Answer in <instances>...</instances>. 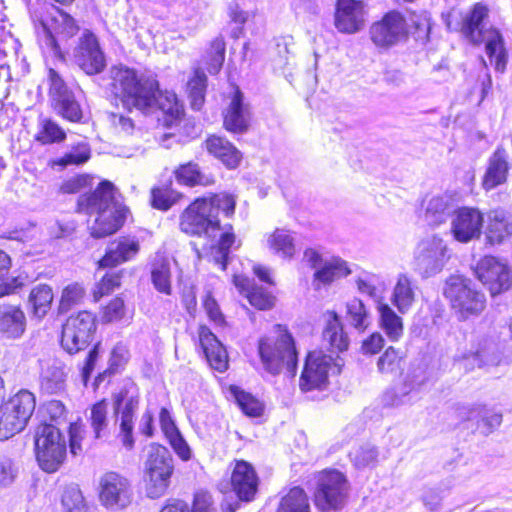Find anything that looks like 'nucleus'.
<instances>
[{"label": "nucleus", "instance_id": "nucleus-52", "mask_svg": "<svg viewBox=\"0 0 512 512\" xmlns=\"http://www.w3.org/2000/svg\"><path fill=\"white\" fill-rule=\"evenodd\" d=\"M151 204L154 208L168 210L181 197V194L169 188H154L151 192Z\"/></svg>", "mask_w": 512, "mask_h": 512}, {"label": "nucleus", "instance_id": "nucleus-3", "mask_svg": "<svg viewBox=\"0 0 512 512\" xmlns=\"http://www.w3.org/2000/svg\"><path fill=\"white\" fill-rule=\"evenodd\" d=\"M77 203L79 212L95 217L88 226L94 238L109 236L124 223L127 208L121 203L116 188L109 181H102L93 192L81 195Z\"/></svg>", "mask_w": 512, "mask_h": 512}, {"label": "nucleus", "instance_id": "nucleus-12", "mask_svg": "<svg viewBox=\"0 0 512 512\" xmlns=\"http://www.w3.org/2000/svg\"><path fill=\"white\" fill-rule=\"evenodd\" d=\"M139 406V390L133 382H127L113 395V411L120 419V438L127 449L134 446L133 419Z\"/></svg>", "mask_w": 512, "mask_h": 512}, {"label": "nucleus", "instance_id": "nucleus-10", "mask_svg": "<svg viewBox=\"0 0 512 512\" xmlns=\"http://www.w3.org/2000/svg\"><path fill=\"white\" fill-rule=\"evenodd\" d=\"M145 470L147 496L156 499L164 495L174 471L173 458L169 450L161 445L151 446L145 462Z\"/></svg>", "mask_w": 512, "mask_h": 512}, {"label": "nucleus", "instance_id": "nucleus-1", "mask_svg": "<svg viewBox=\"0 0 512 512\" xmlns=\"http://www.w3.org/2000/svg\"><path fill=\"white\" fill-rule=\"evenodd\" d=\"M235 199L231 195L216 194L209 199H197L180 217V229L187 235L205 236L215 243L211 245V260L226 270L235 245V235L230 225H220L219 214L226 217L234 214Z\"/></svg>", "mask_w": 512, "mask_h": 512}, {"label": "nucleus", "instance_id": "nucleus-42", "mask_svg": "<svg viewBox=\"0 0 512 512\" xmlns=\"http://www.w3.org/2000/svg\"><path fill=\"white\" fill-rule=\"evenodd\" d=\"M294 40L291 36L277 38L272 48V60L277 68L283 69L290 65L294 58Z\"/></svg>", "mask_w": 512, "mask_h": 512}, {"label": "nucleus", "instance_id": "nucleus-15", "mask_svg": "<svg viewBox=\"0 0 512 512\" xmlns=\"http://www.w3.org/2000/svg\"><path fill=\"white\" fill-rule=\"evenodd\" d=\"M448 258L446 242L440 236L432 235L418 244L415 264L422 276L430 277L443 269Z\"/></svg>", "mask_w": 512, "mask_h": 512}, {"label": "nucleus", "instance_id": "nucleus-38", "mask_svg": "<svg viewBox=\"0 0 512 512\" xmlns=\"http://www.w3.org/2000/svg\"><path fill=\"white\" fill-rule=\"evenodd\" d=\"M277 512H311L309 499L300 487H293L282 497Z\"/></svg>", "mask_w": 512, "mask_h": 512}, {"label": "nucleus", "instance_id": "nucleus-62", "mask_svg": "<svg viewBox=\"0 0 512 512\" xmlns=\"http://www.w3.org/2000/svg\"><path fill=\"white\" fill-rule=\"evenodd\" d=\"M212 504V497L208 492H197L190 512H216Z\"/></svg>", "mask_w": 512, "mask_h": 512}, {"label": "nucleus", "instance_id": "nucleus-19", "mask_svg": "<svg viewBox=\"0 0 512 512\" xmlns=\"http://www.w3.org/2000/svg\"><path fill=\"white\" fill-rule=\"evenodd\" d=\"M484 223L482 212L473 207H461L451 215L450 233L459 243H469L481 236Z\"/></svg>", "mask_w": 512, "mask_h": 512}, {"label": "nucleus", "instance_id": "nucleus-13", "mask_svg": "<svg viewBox=\"0 0 512 512\" xmlns=\"http://www.w3.org/2000/svg\"><path fill=\"white\" fill-rule=\"evenodd\" d=\"M341 367L332 356L322 351H311L307 354L302 370L299 387L302 391L324 389L328 384L329 374H339Z\"/></svg>", "mask_w": 512, "mask_h": 512}, {"label": "nucleus", "instance_id": "nucleus-61", "mask_svg": "<svg viewBox=\"0 0 512 512\" xmlns=\"http://www.w3.org/2000/svg\"><path fill=\"white\" fill-rule=\"evenodd\" d=\"M124 315V301L120 298L113 299L104 309L103 320L113 322L119 320Z\"/></svg>", "mask_w": 512, "mask_h": 512}, {"label": "nucleus", "instance_id": "nucleus-48", "mask_svg": "<svg viewBox=\"0 0 512 512\" xmlns=\"http://www.w3.org/2000/svg\"><path fill=\"white\" fill-rule=\"evenodd\" d=\"M108 409L109 403L107 400L103 399L96 404H94L91 408V427L95 433V438H100L102 436V432L107 428L108 425Z\"/></svg>", "mask_w": 512, "mask_h": 512}, {"label": "nucleus", "instance_id": "nucleus-17", "mask_svg": "<svg viewBox=\"0 0 512 512\" xmlns=\"http://www.w3.org/2000/svg\"><path fill=\"white\" fill-rule=\"evenodd\" d=\"M132 495L131 483L123 475L110 471L100 477L99 500L104 507L123 509L131 503Z\"/></svg>", "mask_w": 512, "mask_h": 512}, {"label": "nucleus", "instance_id": "nucleus-44", "mask_svg": "<svg viewBox=\"0 0 512 512\" xmlns=\"http://www.w3.org/2000/svg\"><path fill=\"white\" fill-rule=\"evenodd\" d=\"M152 283L155 289L169 295L171 293V273L169 263L164 260L155 261L151 271Z\"/></svg>", "mask_w": 512, "mask_h": 512}, {"label": "nucleus", "instance_id": "nucleus-64", "mask_svg": "<svg viewBox=\"0 0 512 512\" xmlns=\"http://www.w3.org/2000/svg\"><path fill=\"white\" fill-rule=\"evenodd\" d=\"M84 429L78 423H71L69 426L70 452L77 455L82 451L81 441L83 439Z\"/></svg>", "mask_w": 512, "mask_h": 512}, {"label": "nucleus", "instance_id": "nucleus-16", "mask_svg": "<svg viewBox=\"0 0 512 512\" xmlns=\"http://www.w3.org/2000/svg\"><path fill=\"white\" fill-rule=\"evenodd\" d=\"M476 277L488 288L492 296L512 287V271L508 264L494 256L483 257L476 265Z\"/></svg>", "mask_w": 512, "mask_h": 512}, {"label": "nucleus", "instance_id": "nucleus-21", "mask_svg": "<svg viewBox=\"0 0 512 512\" xmlns=\"http://www.w3.org/2000/svg\"><path fill=\"white\" fill-rule=\"evenodd\" d=\"M74 60L87 75H96L104 70L105 56L93 33L85 31L80 37L78 46L74 50Z\"/></svg>", "mask_w": 512, "mask_h": 512}, {"label": "nucleus", "instance_id": "nucleus-14", "mask_svg": "<svg viewBox=\"0 0 512 512\" xmlns=\"http://www.w3.org/2000/svg\"><path fill=\"white\" fill-rule=\"evenodd\" d=\"M47 81L51 105L55 112L70 122H80L83 118L81 104L62 76L55 69L49 68Z\"/></svg>", "mask_w": 512, "mask_h": 512}, {"label": "nucleus", "instance_id": "nucleus-39", "mask_svg": "<svg viewBox=\"0 0 512 512\" xmlns=\"http://www.w3.org/2000/svg\"><path fill=\"white\" fill-rule=\"evenodd\" d=\"M345 319L351 327L359 332L365 331L370 325V314L364 303L357 298L347 303Z\"/></svg>", "mask_w": 512, "mask_h": 512}, {"label": "nucleus", "instance_id": "nucleus-31", "mask_svg": "<svg viewBox=\"0 0 512 512\" xmlns=\"http://www.w3.org/2000/svg\"><path fill=\"white\" fill-rule=\"evenodd\" d=\"M350 273L348 263L335 257L324 261L323 265L315 271L313 284L316 289H319L321 284H330L336 279L348 276Z\"/></svg>", "mask_w": 512, "mask_h": 512}, {"label": "nucleus", "instance_id": "nucleus-34", "mask_svg": "<svg viewBox=\"0 0 512 512\" xmlns=\"http://www.w3.org/2000/svg\"><path fill=\"white\" fill-rule=\"evenodd\" d=\"M54 299L53 289L48 284L39 283L32 287L28 306L34 316L43 318L51 308Z\"/></svg>", "mask_w": 512, "mask_h": 512}, {"label": "nucleus", "instance_id": "nucleus-9", "mask_svg": "<svg viewBox=\"0 0 512 512\" xmlns=\"http://www.w3.org/2000/svg\"><path fill=\"white\" fill-rule=\"evenodd\" d=\"M35 451L39 466L48 473L56 472L66 458V441L54 424H42L35 433Z\"/></svg>", "mask_w": 512, "mask_h": 512}, {"label": "nucleus", "instance_id": "nucleus-6", "mask_svg": "<svg viewBox=\"0 0 512 512\" xmlns=\"http://www.w3.org/2000/svg\"><path fill=\"white\" fill-rule=\"evenodd\" d=\"M443 293L459 320L478 316L485 309V295L473 287L470 279L461 275L450 276L445 282Z\"/></svg>", "mask_w": 512, "mask_h": 512}, {"label": "nucleus", "instance_id": "nucleus-2", "mask_svg": "<svg viewBox=\"0 0 512 512\" xmlns=\"http://www.w3.org/2000/svg\"><path fill=\"white\" fill-rule=\"evenodd\" d=\"M110 89L122 106L131 111L148 112L156 106L169 118L176 120L182 113L174 92L159 91L157 80L152 76L139 74L125 65H115L109 70Z\"/></svg>", "mask_w": 512, "mask_h": 512}, {"label": "nucleus", "instance_id": "nucleus-56", "mask_svg": "<svg viewBox=\"0 0 512 512\" xmlns=\"http://www.w3.org/2000/svg\"><path fill=\"white\" fill-rule=\"evenodd\" d=\"M121 272H107L94 290L95 300H99L102 296L109 294L115 288L120 286Z\"/></svg>", "mask_w": 512, "mask_h": 512}, {"label": "nucleus", "instance_id": "nucleus-25", "mask_svg": "<svg viewBox=\"0 0 512 512\" xmlns=\"http://www.w3.org/2000/svg\"><path fill=\"white\" fill-rule=\"evenodd\" d=\"M233 492L241 501H252L256 493V472L246 461H237L231 474Z\"/></svg>", "mask_w": 512, "mask_h": 512}, {"label": "nucleus", "instance_id": "nucleus-7", "mask_svg": "<svg viewBox=\"0 0 512 512\" xmlns=\"http://www.w3.org/2000/svg\"><path fill=\"white\" fill-rule=\"evenodd\" d=\"M314 491L315 506L322 512L339 511L346 505L350 485L346 476L338 470H323L316 474Z\"/></svg>", "mask_w": 512, "mask_h": 512}, {"label": "nucleus", "instance_id": "nucleus-27", "mask_svg": "<svg viewBox=\"0 0 512 512\" xmlns=\"http://www.w3.org/2000/svg\"><path fill=\"white\" fill-rule=\"evenodd\" d=\"M512 236V215L504 209H493L488 213L485 238L491 245L501 244Z\"/></svg>", "mask_w": 512, "mask_h": 512}, {"label": "nucleus", "instance_id": "nucleus-41", "mask_svg": "<svg viewBox=\"0 0 512 512\" xmlns=\"http://www.w3.org/2000/svg\"><path fill=\"white\" fill-rule=\"evenodd\" d=\"M381 326L392 341H397L403 334L402 319L387 305L378 306Z\"/></svg>", "mask_w": 512, "mask_h": 512}, {"label": "nucleus", "instance_id": "nucleus-55", "mask_svg": "<svg viewBox=\"0 0 512 512\" xmlns=\"http://www.w3.org/2000/svg\"><path fill=\"white\" fill-rule=\"evenodd\" d=\"M231 394L236 400V403L243 411L244 414L250 417L256 416V399L255 397L240 389L237 386L230 387Z\"/></svg>", "mask_w": 512, "mask_h": 512}, {"label": "nucleus", "instance_id": "nucleus-5", "mask_svg": "<svg viewBox=\"0 0 512 512\" xmlns=\"http://www.w3.org/2000/svg\"><path fill=\"white\" fill-rule=\"evenodd\" d=\"M488 15V9L474 5L471 12L463 19L462 32L473 43L485 42L486 53L491 62L494 60L495 69L503 72L506 68L507 53L501 33L495 29L484 30L483 20Z\"/></svg>", "mask_w": 512, "mask_h": 512}, {"label": "nucleus", "instance_id": "nucleus-36", "mask_svg": "<svg viewBox=\"0 0 512 512\" xmlns=\"http://www.w3.org/2000/svg\"><path fill=\"white\" fill-rule=\"evenodd\" d=\"M175 177L179 183L187 186H207L214 183L213 177L204 173L198 164L193 162L181 165L175 171Z\"/></svg>", "mask_w": 512, "mask_h": 512}, {"label": "nucleus", "instance_id": "nucleus-4", "mask_svg": "<svg viewBox=\"0 0 512 512\" xmlns=\"http://www.w3.org/2000/svg\"><path fill=\"white\" fill-rule=\"evenodd\" d=\"M258 356L262 370L277 376L284 370L294 376L297 371L298 351L293 335L287 326L275 324L268 334L258 341Z\"/></svg>", "mask_w": 512, "mask_h": 512}, {"label": "nucleus", "instance_id": "nucleus-11", "mask_svg": "<svg viewBox=\"0 0 512 512\" xmlns=\"http://www.w3.org/2000/svg\"><path fill=\"white\" fill-rule=\"evenodd\" d=\"M96 327V317L89 311L71 315L62 327V348L71 355L85 350L93 340Z\"/></svg>", "mask_w": 512, "mask_h": 512}, {"label": "nucleus", "instance_id": "nucleus-59", "mask_svg": "<svg viewBox=\"0 0 512 512\" xmlns=\"http://www.w3.org/2000/svg\"><path fill=\"white\" fill-rule=\"evenodd\" d=\"M203 306L211 321H213L217 325L224 324V315L222 314L217 301L214 299L210 292L206 294L205 299L203 301Z\"/></svg>", "mask_w": 512, "mask_h": 512}, {"label": "nucleus", "instance_id": "nucleus-26", "mask_svg": "<svg viewBox=\"0 0 512 512\" xmlns=\"http://www.w3.org/2000/svg\"><path fill=\"white\" fill-rule=\"evenodd\" d=\"M138 252V241L121 237L108 245L105 255L99 261V265L100 267H114L133 259Z\"/></svg>", "mask_w": 512, "mask_h": 512}, {"label": "nucleus", "instance_id": "nucleus-53", "mask_svg": "<svg viewBox=\"0 0 512 512\" xmlns=\"http://www.w3.org/2000/svg\"><path fill=\"white\" fill-rule=\"evenodd\" d=\"M90 158V149L86 143H80L70 152L60 157L55 164L66 167L68 165H80L87 162Z\"/></svg>", "mask_w": 512, "mask_h": 512}, {"label": "nucleus", "instance_id": "nucleus-28", "mask_svg": "<svg viewBox=\"0 0 512 512\" xmlns=\"http://www.w3.org/2000/svg\"><path fill=\"white\" fill-rule=\"evenodd\" d=\"M508 171V153L503 148H497L488 160L487 169L482 179L483 189L490 191L505 183Z\"/></svg>", "mask_w": 512, "mask_h": 512}, {"label": "nucleus", "instance_id": "nucleus-45", "mask_svg": "<svg viewBox=\"0 0 512 512\" xmlns=\"http://www.w3.org/2000/svg\"><path fill=\"white\" fill-rule=\"evenodd\" d=\"M85 294L86 290L82 284L74 282L67 285L61 294L58 307L59 313H66L72 307L79 305L84 299Z\"/></svg>", "mask_w": 512, "mask_h": 512}, {"label": "nucleus", "instance_id": "nucleus-57", "mask_svg": "<svg viewBox=\"0 0 512 512\" xmlns=\"http://www.w3.org/2000/svg\"><path fill=\"white\" fill-rule=\"evenodd\" d=\"M233 282L238 292L246 302L251 305H256V292L255 287L251 281L243 275H234Z\"/></svg>", "mask_w": 512, "mask_h": 512}, {"label": "nucleus", "instance_id": "nucleus-40", "mask_svg": "<svg viewBox=\"0 0 512 512\" xmlns=\"http://www.w3.org/2000/svg\"><path fill=\"white\" fill-rule=\"evenodd\" d=\"M258 280L268 284L267 288L258 285V310L272 309L276 304L277 297L269 270L258 266Z\"/></svg>", "mask_w": 512, "mask_h": 512}, {"label": "nucleus", "instance_id": "nucleus-24", "mask_svg": "<svg viewBox=\"0 0 512 512\" xmlns=\"http://www.w3.org/2000/svg\"><path fill=\"white\" fill-rule=\"evenodd\" d=\"M198 335L200 345L211 368L218 372L226 371L228 368V355L222 343L205 325L199 326Z\"/></svg>", "mask_w": 512, "mask_h": 512}, {"label": "nucleus", "instance_id": "nucleus-35", "mask_svg": "<svg viewBox=\"0 0 512 512\" xmlns=\"http://www.w3.org/2000/svg\"><path fill=\"white\" fill-rule=\"evenodd\" d=\"M326 326L323 330V340L329 344L332 349L339 352L347 350L349 339L343 330L338 315L335 312L328 313Z\"/></svg>", "mask_w": 512, "mask_h": 512}, {"label": "nucleus", "instance_id": "nucleus-58", "mask_svg": "<svg viewBox=\"0 0 512 512\" xmlns=\"http://www.w3.org/2000/svg\"><path fill=\"white\" fill-rule=\"evenodd\" d=\"M55 22L57 32L64 37H72L78 31L75 20L67 13L60 12L59 16L55 18Z\"/></svg>", "mask_w": 512, "mask_h": 512}, {"label": "nucleus", "instance_id": "nucleus-43", "mask_svg": "<svg viewBox=\"0 0 512 512\" xmlns=\"http://www.w3.org/2000/svg\"><path fill=\"white\" fill-rule=\"evenodd\" d=\"M66 374L59 366H49L42 374L41 389L49 394H56L64 390Z\"/></svg>", "mask_w": 512, "mask_h": 512}, {"label": "nucleus", "instance_id": "nucleus-50", "mask_svg": "<svg viewBox=\"0 0 512 512\" xmlns=\"http://www.w3.org/2000/svg\"><path fill=\"white\" fill-rule=\"evenodd\" d=\"M225 43L222 39H215L206 55L207 70L210 74H217L224 62Z\"/></svg>", "mask_w": 512, "mask_h": 512}, {"label": "nucleus", "instance_id": "nucleus-60", "mask_svg": "<svg viewBox=\"0 0 512 512\" xmlns=\"http://www.w3.org/2000/svg\"><path fill=\"white\" fill-rule=\"evenodd\" d=\"M17 475V468L13 461L9 458L0 460V485L8 486L15 480Z\"/></svg>", "mask_w": 512, "mask_h": 512}, {"label": "nucleus", "instance_id": "nucleus-30", "mask_svg": "<svg viewBox=\"0 0 512 512\" xmlns=\"http://www.w3.org/2000/svg\"><path fill=\"white\" fill-rule=\"evenodd\" d=\"M423 217L430 226H439L446 222L452 212V204L448 197L431 196L426 198L423 203Z\"/></svg>", "mask_w": 512, "mask_h": 512}, {"label": "nucleus", "instance_id": "nucleus-8", "mask_svg": "<svg viewBox=\"0 0 512 512\" xmlns=\"http://www.w3.org/2000/svg\"><path fill=\"white\" fill-rule=\"evenodd\" d=\"M36 406L35 396L28 390H20L0 405V441L21 432L27 425Z\"/></svg>", "mask_w": 512, "mask_h": 512}, {"label": "nucleus", "instance_id": "nucleus-54", "mask_svg": "<svg viewBox=\"0 0 512 512\" xmlns=\"http://www.w3.org/2000/svg\"><path fill=\"white\" fill-rule=\"evenodd\" d=\"M350 458L358 468H365L375 465L378 458V451L374 446L364 445L350 453Z\"/></svg>", "mask_w": 512, "mask_h": 512}, {"label": "nucleus", "instance_id": "nucleus-32", "mask_svg": "<svg viewBox=\"0 0 512 512\" xmlns=\"http://www.w3.org/2000/svg\"><path fill=\"white\" fill-rule=\"evenodd\" d=\"M416 286L407 274H399L393 288L391 301L399 312H407L415 301Z\"/></svg>", "mask_w": 512, "mask_h": 512}, {"label": "nucleus", "instance_id": "nucleus-37", "mask_svg": "<svg viewBox=\"0 0 512 512\" xmlns=\"http://www.w3.org/2000/svg\"><path fill=\"white\" fill-rule=\"evenodd\" d=\"M207 87V76L200 69L194 70L193 76L187 82V94L190 106L193 110L199 111L205 101Z\"/></svg>", "mask_w": 512, "mask_h": 512}, {"label": "nucleus", "instance_id": "nucleus-18", "mask_svg": "<svg viewBox=\"0 0 512 512\" xmlns=\"http://www.w3.org/2000/svg\"><path fill=\"white\" fill-rule=\"evenodd\" d=\"M371 41L379 48L397 45L407 36V23L398 11H390L383 18L373 23L369 29Z\"/></svg>", "mask_w": 512, "mask_h": 512}, {"label": "nucleus", "instance_id": "nucleus-49", "mask_svg": "<svg viewBox=\"0 0 512 512\" xmlns=\"http://www.w3.org/2000/svg\"><path fill=\"white\" fill-rule=\"evenodd\" d=\"M402 353L394 347H388L377 362L378 371L382 374L397 373L401 369Z\"/></svg>", "mask_w": 512, "mask_h": 512}, {"label": "nucleus", "instance_id": "nucleus-22", "mask_svg": "<svg viewBox=\"0 0 512 512\" xmlns=\"http://www.w3.org/2000/svg\"><path fill=\"white\" fill-rule=\"evenodd\" d=\"M365 4L361 0H337L335 27L341 33L354 34L365 25Z\"/></svg>", "mask_w": 512, "mask_h": 512}, {"label": "nucleus", "instance_id": "nucleus-63", "mask_svg": "<svg viewBox=\"0 0 512 512\" xmlns=\"http://www.w3.org/2000/svg\"><path fill=\"white\" fill-rule=\"evenodd\" d=\"M478 415L481 416V423L485 428L484 432L486 434L493 432L502 423V414L500 412L488 411L486 407L484 411Z\"/></svg>", "mask_w": 512, "mask_h": 512}, {"label": "nucleus", "instance_id": "nucleus-46", "mask_svg": "<svg viewBox=\"0 0 512 512\" xmlns=\"http://www.w3.org/2000/svg\"><path fill=\"white\" fill-rule=\"evenodd\" d=\"M61 503L66 512H89L81 490L75 485L64 489Z\"/></svg>", "mask_w": 512, "mask_h": 512}, {"label": "nucleus", "instance_id": "nucleus-29", "mask_svg": "<svg viewBox=\"0 0 512 512\" xmlns=\"http://www.w3.org/2000/svg\"><path fill=\"white\" fill-rule=\"evenodd\" d=\"M207 151L227 168H236L241 161L240 151L224 137L212 135L206 140Z\"/></svg>", "mask_w": 512, "mask_h": 512}, {"label": "nucleus", "instance_id": "nucleus-23", "mask_svg": "<svg viewBox=\"0 0 512 512\" xmlns=\"http://www.w3.org/2000/svg\"><path fill=\"white\" fill-rule=\"evenodd\" d=\"M250 120V108L244 103V96L237 88L223 111V126L229 132L242 134L248 130Z\"/></svg>", "mask_w": 512, "mask_h": 512}, {"label": "nucleus", "instance_id": "nucleus-20", "mask_svg": "<svg viewBox=\"0 0 512 512\" xmlns=\"http://www.w3.org/2000/svg\"><path fill=\"white\" fill-rule=\"evenodd\" d=\"M472 359L478 363V367L486 365H499L501 362V351L495 337L488 334H479L474 340L471 350L457 355L454 359L459 369L468 370L467 362Z\"/></svg>", "mask_w": 512, "mask_h": 512}, {"label": "nucleus", "instance_id": "nucleus-47", "mask_svg": "<svg viewBox=\"0 0 512 512\" xmlns=\"http://www.w3.org/2000/svg\"><path fill=\"white\" fill-rule=\"evenodd\" d=\"M270 248L284 258H291L295 253L294 240L284 230H276L268 239Z\"/></svg>", "mask_w": 512, "mask_h": 512}, {"label": "nucleus", "instance_id": "nucleus-51", "mask_svg": "<svg viewBox=\"0 0 512 512\" xmlns=\"http://www.w3.org/2000/svg\"><path fill=\"white\" fill-rule=\"evenodd\" d=\"M66 137L64 130L51 119L41 121V130L37 135V140L43 144L63 141Z\"/></svg>", "mask_w": 512, "mask_h": 512}, {"label": "nucleus", "instance_id": "nucleus-33", "mask_svg": "<svg viewBox=\"0 0 512 512\" xmlns=\"http://www.w3.org/2000/svg\"><path fill=\"white\" fill-rule=\"evenodd\" d=\"M26 319L17 307H8L0 312V332L7 338H19L25 331Z\"/></svg>", "mask_w": 512, "mask_h": 512}]
</instances>
